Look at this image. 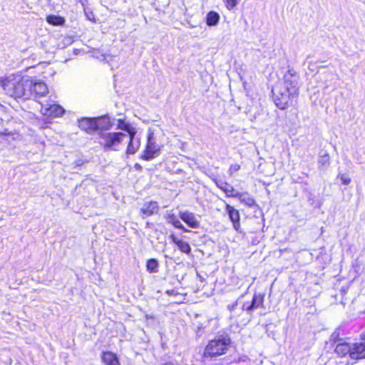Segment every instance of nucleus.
Listing matches in <instances>:
<instances>
[{
  "instance_id": "nucleus-1",
  "label": "nucleus",
  "mask_w": 365,
  "mask_h": 365,
  "mask_svg": "<svg viewBox=\"0 0 365 365\" xmlns=\"http://www.w3.org/2000/svg\"><path fill=\"white\" fill-rule=\"evenodd\" d=\"M299 75L293 68H289L283 78L272 88V96L276 106L284 110L299 95Z\"/></svg>"
},
{
  "instance_id": "nucleus-2",
  "label": "nucleus",
  "mask_w": 365,
  "mask_h": 365,
  "mask_svg": "<svg viewBox=\"0 0 365 365\" xmlns=\"http://www.w3.org/2000/svg\"><path fill=\"white\" fill-rule=\"evenodd\" d=\"M230 345V339L227 336H219L209 341L207 345L204 357H216L225 354Z\"/></svg>"
},
{
  "instance_id": "nucleus-3",
  "label": "nucleus",
  "mask_w": 365,
  "mask_h": 365,
  "mask_svg": "<svg viewBox=\"0 0 365 365\" xmlns=\"http://www.w3.org/2000/svg\"><path fill=\"white\" fill-rule=\"evenodd\" d=\"M98 135L100 145L112 150H119L123 142L127 138V134L121 132H101Z\"/></svg>"
},
{
  "instance_id": "nucleus-4",
  "label": "nucleus",
  "mask_w": 365,
  "mask_h": 365,
  "mask_svg": "<svg viewBox=\"0 0 365 365\" xmlns=\"http://www.w3.org/2000/svg\"><path fill=\"white\" fill-rule=\"evenodd\" d=\"M161 150L160 145L157 144L154 140V134L149 132L145 148L143 151L142 158L146 160H151L160 155Z\"/></svg>"
},
{
  "instance_id": "nucleus-5",
  "label": "nucleus",
  "mask_w": 365,
  "mask_h": 365,
  "mask_svg": "<svg viewBox=\"0 0 365 365\" xmlns=\"http://www.w3.org/2000/svg\"><path fill=\"white\" fill-rule=\"evenodd\" d=\"M33 84V80L29 77L21 78L17 76V83H16L14 90V98H21L29 93V88H31Z\"/></svg>"
},
{
  "instance_id": "nucleus-6",
  "label": "nucleus",
  "mask_w": 365,
  "mask_h": 365,
  "mask_svg": "<svg viewBox=\"0 0 365 365\" xmlns=\"http://www.w3.org/2000/svg\"><path fill=\"white\" fill-rule=\"evenodd\" d=\"M64 109L57 104H44L41 106V113L46 116L57 118L64 113Z\"/></svg>"
},
{
  "instance_id": "nucleus-7",
  "label": "nucleus",
  "mask_w": 365,
  "mask_h": 365,
  "mask_svg": "<svg viewBox=\"0 0 365 365\" xmlns=\"http://www.w3.org/2000/svg\"><path fill=\"white\" fill-rule=\"evenodd\" d=\"M136 131L127 135V138L125 140H128V144L126 149V154L128 155H133L135 154L139 149L140 146V140L136 136Z\"/></svg>"
},
{
  "instance_id": "nucleus-8",
  "label": "nucleus",
  "mask_w": 365,
  "mask_h": 365,
  "mask_svg": "<svg viewBox=\"0 0 365 365\" xmlns=\"http://www.w3.org/2000/svg\"><path fill=\"white\" fill-rule=\"evenodd\" d=\"M179 217L191 228L197 229L200 227V221L192 212L189 211H181L179 213Z\"/></svg>"
},
{
  "instance_id": "nucleus-9",
  "label": "nucleus",
  "mask_w": 365,
  "mask_h": 365,
  "mask_svg": "<svg viewBox=\"0 0 365 365\" xmlns=\"http://www.w3.org/2000/svg\"><path fill=\"white\" fill-rule=\"evenodd\" d=\"M350 358L354 360L365 359V344L362 342L351 344Z\"/></svg>"
},
{
  "instance_id": "nucleus-10",
  "label": "nucleus",
  "mask_w": 365,
  "mask_h": 365,
  "mask_svg": "<svg viewBox=\"0 0 365 365\" xmlns=\"http://www.w3.org/2000/svg\"><path fill=\"white\" fill-rule=\"evenodd\" d=\"M48 93L46 84L42 81H34L31 88H29V93H34L35 97L45 96Z\"/></svg>"
},
{
  "instance_id": "nucleus-11",
  "label": "nucleus",
  "mask_w": 365,
  "mask_h": 365,
  "mask_svg": "<svg viewBox=\"0 0 365 365\" xmlns=\"http://www.w3.org/2000/svg\"><path fill=\"white\" fill-rule=\"evenodd\" d=\"M78 126L88 133H92L96 130V120L93 118H82L78 120Z\"/></svg>"
},
{
  "instance_id": "nucleus-12",
  "label": "nucleus",
  "mask_w": 365,
  "mask_h": 365,
  "mask_svg": "<svg viewBox=\"0 0 365 365\" xmlns=\"http://www.w3.org/2000/svg\"><path fill=\"white\" fill-rule=\"evenodd\" d=\"M159 206L157 202L150 201L145 202L143 206L140 208V212L142 213V217L151 216L158 212Z\"/></svg>"
},
{
  "instance_id": "nucleus-13",
  "label": "nucleus",
  "mask_w": 365,
  "mask_h": 365,
  "mask_svg": "<svg viewBox=\"0 0 365 365\" xmlns=\"http://www.w3.org/2000/svg\"><path fill=\"white\" fill-rule=\"evenodd\" d=\"M16 83H17V77L9 76L6 79H0L1 86L3 87L6 93L10 96L14 97Z\"/></svg>"
},
{
  "instance_id": "nucleus-14",
  "label": "nucleus",
  "mask_w": 365,
  "mask_h": 365,
  "mask_svg": "<svg viewBox=\"0 0 365 365\" xmlns=\"http://www.w3.org/2000/svg\"><path fill=\"white\" fill-rule=\"evenodd\" d=\"M226 212H227L230 220L232 222L233 227L235 230L238 231L240 227V213L239 211L235 209L234 207L227 205H226Z\"/></svg>"
},
{
  "instance_id": "nucleus-15",
  "label": "nucleus",
  "mask_w": 365,
  "mask_h": 365,
  "mask_svg": "<svg viewBox=\"0 0 365 365\" xmlns=\"http://www.w3.org/2000/svg\"><path fill=\"white\" fill-rule=\"evenodd\" d=\"M170 238L171 239L172 242L178 246L182 252L187 255L190 253L191 247L187 242L179 240L174 235H170Z\"/></svg>"
},
{
  "instance_id": "nucleus-16",
  "label": "nucleus",
  "mask_w": 365,
  "mask_h": 365,
  "mask_svg": "<svg viewBox=\"0 0 365 365\" xmlns=\"http://www.w3.org/2000/svg\"><path fill=\"white\" fill-rule=\"evenodd\" d=\"M96 130H108L113 125V123L108 116H101L96 118Z\"/></svg>"
},
{
  "instance_id": "nucleus-17",
  "label": "nucleus",
  "mask_w": 365,
  "mask_h": 365,
  "mask_svg": "<svg viewBox=\"0 0 365 365\" xmlns=\"http://www.w3.org/2000/svg\"><path fill=\"white\" fill-rule=\"evenodd\" d=\"M235 197H237L242 203L248 207H251L255 205V200L248 192H237Z\"/></svg>"
},
{
  "instance_id": "nucleus-18",
  "label": "nucleus",
  "mask_w": 365,
  "mask_h": 365,
  "mask_svg": "<svg viewBox=\"0 0 365 365\" xmlns=\"http://www.w3.org/2000/svg\"><path fill=\"white\" fill-rule=\"evenodd\" d=\"M102 360L106 365H120L117 356L110 351L103 352Z\"/></svg>"
},
{
  "instance_id": "nucleus-19",
  "label": "nucleus",
  "mask_w": 365,
  "mask_h": 365,
  "mask_svg": "<svg viewBox=\"0 0 365 365\" xmlns=\"http://www.w3.org/2000/svg\"><path fill=\"white\" fill-rule=\"evenodd\" d=\"M334 351L337 355L341 357H344L347 354L350 356L351 344L346 342L338 344L336 346Z\"/></svg>"
},
{
  "instance_id": "nucleus-20",
  "label": "nucleus",
  "mask_w": 365,
  "mask_h": 365,
  "mask_svg": "<svg viewBox=\"0 0 365 365\" xmlns=\"http://www.w3.org/2000/svg\"><path fill=\"white\" fill-rule=\"evenodd\" d=\"M165 217L168 222L172 224L175 227L181 229L185 232H188V230L183 226L180 221L178 220L176 216L172 212H168Z\"/></svg>"
},
{
  "instance_id": "nucleus-21",
  "label": "nucleus",
  "mask_w": 365,
  "mask_h": 365,
  "mask_svg": "<svg viewBox=\"0 0 365 365\" xmlns=\"http://www.w3.org/2000/svg\"><path fill=\"white\" fill-rule=\"evenodd\" d=\"M217 187L225 192L227 197H235L236 191L234 187L227 182H221L217 184Z\"/></svg>"
},
{
  "instance_id": "nucleus-22",
  "label": "nucleus",
  "mask_w": 365,
  "mask_h": 365,
  "mask_svg": "<svg viewBox=\"0 0 365 365\" xmlns=\"http://www.w3.org/2000/svg\"><path fill=\"white\" fill-rule=\"evenodd\" d=\"M220 15L218 13L211 11L206 16V24L209 26H217L220 21Z\"/></svg>"
},
{
  "instance_id": "nucleus-23",
  "label": "nucleus",
  "mask_w": 365,
  "mask_h": 365,
  "mask_svg": "<svg viewBox=\"0 0 365 365\" xmlns=\"http://www.w3.org/2000/svg\"><path fill=\"white\" fill-rule=\"evenodd\" d=\"M117 127L118 129L125 130L128 133L127 135H129L136 131V129L134 127H133L130 124L125 122L123 120L121 119H119L118 120Z\"/></svg>"
},
{
  "instance_id": "nucleus-24",
  "label": "nucleus",
  "mask_w": 365,
  "mask_h": 365,
  "mask_svg": "<svg viewBox=\"0 0 365 365\" xmlns=\"http://www.w3.org/2000/svg\"><path fill=\"white\" fill-rule=\"evenodd\" d=\"M46 21L53 26H61L63 25L65 20L60 16L48 15L46 16Z\"/></svg>"
},
{
  "instance_id": "nucleus-25",
  "label": "nucleus",
  "mask_w": 365,
  "mask_h": 365,
  "mask_svg": "<svg viewBox=\"0 0 365 365\" xmlns=\"http://www.w3.org/2000/svg\"><path fill=\"white\" fill-rule=\"evenodd\" d=\"M158 267V261L155 259L148 260L146 268L150 272H156Z\"/></svg>"
},
{
  "instance_id": "nucleus-26",
  "label": "nucleus",
  "mask_w": 365,
  "mask_h": 365,
  "mask_svg": "<svg viewBox=\"0 0 365 365\" xmlns=\"http://www.w3.org/2000/svg\"><path fill=\"white\" fill-rule=\"evenodd\" d=\"M318 163L322 166H328L329 165V155L325 153L319 155Z\"/></svg>"
},
{
  "instance_id": "nucleus-27",
  "label": "nucleus",
  "mask_w": 365,
  "mask_h": 365,
  "mask_svg": "<svg viewBox=\"0 0 365 365\" xmlns=\"http://www.w3.org/2000/svg\"><path fill=\"white\" fill-rule=\"evenodd\" d=\"M338 178L341 180L343 185H349L351 182V178L346 174H339Z\"/></svg>"
},
{
  "instance_id": "nucleus-28",
  "label": "nucleus",
  "mask_w": 365,
  "mask_h": 365,
  "mask_svg": "<svg viewBox=\"0 0 365 365\" xmlns=\"http://www.w3.org/2000/svg\"><path fill=\"white\" fill-rule=\"evenodd\" d=\"M240 169V165L239 164H233L231 165L229 169V173L230 175H232L234 173L237 172Z\"/></svg>"
},
{
  "instance_id": "nucleus-29",
  "label": "nucleus",
  "mask_w": 365,
  "mask_h": 365,
  "mask_svg": "<svg viewBox=\"0 0 365 365\" xmlns=\"http://www.w3.org/2000/svg\"><path fill=\"white\" fill-rule=\"evenodd\" d=\"M255 301H256V299H255V297H254L251 304L249 305V306H247L246 304H244L243 305V309H247V310H251L255 307Z\"/></svg>"
},
{
  "instance_id": "nucleus-30",
  "label": "nucleus",
  "mask_w": 365,
  "mask_h": 365,
  "mask_svg": "<svg viewBox=\"0 0 365 365\" xmlns=\"http://www.w3.org/2000/svg\"><path fill=\"white\" fill-rule=\"evenodd\" d=\"M237 1H227L226 7L229 10L233 9L236 6Z\"/></svg>"
},
{
  "instance_id": "nucleus-31",
  "label": "nucleus",
  "mask_w": 365,
  "mask_h": 365,
  "mask_svg": "<svg viewBox=\"0 0 365 365\" xmlns=\"http://www.w3.org/2000/svg\"><path fill=\"white\" fill-rule=\"evenodd\" d=\"M14 133L12 131H9L7 129H5L4 130L1 131L0 133L1 135H12Z\"/></svg>"
},
{
  "instance_id": "nucleus-32",
  "label": "nucleus",
  "mask_w": 365,
  "mask_h": 365,
  "mask_svg": "<svg viewBox=\"0 0 365 365\" xmlns=\"http://www.w3.org/2000/svg\"><path fill=\"white\" fill-rule=\"evenodd\" d=\"M237 305V302H235L234 304H232V306H228L229 309L230 310L233 309L234 307Z\"/></svg>"
},
{
  "instance_id": "nucleus-33",
  "label": "nucleus",
  "mask_w": 365,
  "mask_h": 365,
  "mask_svg": "<svg viewBox=\"0 0 365 365\" xmlns=\"http://www.w3.org/2000/svg\"><path fill=\"white\" fill-rule=\"evenodd\" d=\"M153 225V224L151 223V222H147L146 223V227H151Z\"/></svg>"
},
{
  "instance_id": "nucleus-34",
  "label": "nucleus",
  "mask_w": 365,
  "mask_h": 365,
  "mask_svg": "<svg viewBox=\"0 0 365 365\" xmlns=\"http://www.w3.org/2000/svg\"><path fill=\"white\" fill-rule=\"evenodd\" d=\"M88 19L91 21H95V19L92 17V16H89L87 14Z\"/></svg>"
},
{
  "instance_id": "nucleus-35",
  "label": "nucleus",
  "mask_w": 365,
  "mask_h": 365,
  "mask_svg": "<svg viewBox=\"0 0 365 365\" xmlns=\"http://www.w3.org/2000/svg\"><path fill=\"white\" fill-rule=\"evenodd\" d=\"M361 339L365 340V333L361 334Z\"/></svg>"
},
{
  "instance_id": "nucleus-36",
  "label": "nucleus",
  "mask_w": 365,
  "mask_h": 365,
  "mask_svg": "<svg viewBox=\"0 0 365 365\" xmlns=\"http://www.w3.org/2000/svg\"><path fill=\"white\" fill-rule=\"evenodd\" d=\"M163 365H173L172 363H165Z\"/></svg>"
}]
</instances>
